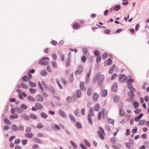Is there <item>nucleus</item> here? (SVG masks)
Instances as JSON below:
<instances>
[{"label":"nucleus","mask_w":149,"mask_h":149,"mask_svg":"<svg viewBox=\"0 0 149 149\" xmlns=\"http://www.w3.org/2000/svg\"><path fill=\"white\" fill-rule=\"evenodd\" d=\"M104 78V76L103 74H98L97 77L95 78L94 79L96 81L97 79L98 84L99 86H101L103 83V80Z\"/></svg>","instance_id":"f257e3e1"},{"label":"nucleus","mask_w":149,"mask_h":149,"mask_svg":"<svg viewBox=\"0 0 149 149\" xmlns=\"http://www.w3.org/2000/svg\"><path fill=\"white\" fill-rule=\"evenodd\" d=\"M94 113L93 111L92 108H91L89 111V112L88 114V120L91 124H92V121L91 118V117L94 116Z\"/></svg>","instance_id":"f03ea898"},{"label":"nucleus","mask_w":149,"mask_h":149,"mask_svg":"<svg viewBox=\"0 0 149 149\" xmlns=\"http://www.w3.org/2000/svg\"><path fill=\"white\" fill-rule=\"evenodd\" d=\"M99 131L97 132L98 136L101 139H104V137L103 135L104 134V132L103 129L101 127H99Z\"/></svg>","instance_id":"7ed1b4c3"},{"label":"nucleus","mask_w":149,"mask_h":149,"mask_svg":"<svg viewBox=\"0 0 149 149\" xmlns=\"http://www.w3.org/2000/svg\"><path fill=\"white\" fill-rule=\"evenodd\" d=\"M132 76L129 75L126 77L125 79V81L127 83L133 82L134 81V79H131Z\"/></svg>","instance_id":"20e7f679"},{"label":"nucleus","mask_w":149,"mask_h":149,"mask_svg":"<svg viewBox=\"0 0 149 149\" xmlns=\"http://www.w3.org/2000/svg\"><path fill=\"white\" fill-rule=\"evenodd\" d=\"M120 8V5H116L113 7H112L109 9L110 12H112L113 10L117 11Z\"/></svg>","instance_id":"39448f33"},{"label":"nucleus","mask_w":149,"mask_h":149,"mask_svg":"<svg viewBox=\"0 0 149 149\" xmlns=\"http://www.w3.org/2000/svg\"><path fill=\"white\" fill-rule=\"evenodd\" d=\"M104 110L102 109L101 111H100L98 114V119L99 120H100L101 119V116L102 115V117L104 116Z\"/></svg>","instance_id":"423d86ee"},{"label":"nucleus","mask_w":149,"mask_h":149,"mask_svg":"<svg viewBox=\"0 0 149 149\" xmlns=\"http://www.w3.org/2000/svg\"><path fill=\"white\" fill-rule=\"evenodd\" d=\"M127 87L130 89L131 92H135L136 91V89L133 87L132 84H128Z\"/></svg>","instance_id":"0eeeda50"},{"label":"nucleus","mask_w":149,"mask_h":149,"mask_svg":"<svg viewBox=\"0 0 149 149\" xmlns=\"http://www.w3.org/2000/svg\"><path fill=\"white\" fill-rule=\"evenodd\" d=\"M112 63L111 60L110 58H109L108 60L105 61L104 63V65L105 66L110 65Z\"/></svg>","instance_id":"6e6552de"},{"label":"nucleus","mask_w":149,"mask_h":149,"mask_svg":"<svg viewBox=\"0 0 149 149\" xmlns=\"http://www.w3.org/2000/svg\"><path fill=\"white\" fill-rule=\"evenodd\" d=\"M117 88V84L116 82L114 83L111 88L112 91L113 92L115 91Z\"/></svg>","instance_id":"1a4fd4ad"},{"label":"nucleus","mask_w":149,"mask_h":149,"mask_svg":"<svg viewBox=\"0 0 149 149\" xmlns=\"http://www.w3.org/2000/svg\"><path fill=\"white\" fill-rule=\"evenodd\" d=\"M49 58L48 57H43L39 61V64L42 65V64L44 62L45 60H49Z\"/></svg>","instance_id":"9d476101"},{"label":"nucleus","mask_w":149,"mask_h":149,"mask_svg":"<svg viewBox=\"0 0 149 149\" xmlns=\"http://www.w3.org/2000/svg\"><path fill=\"white\" fill-rule=\"evenodd\" d=\"M36 99L38 102H42L43 98L41 95H38L36 97Z\"/></svg>","instance_id":"9b49d317"},{"label":"nucleus","mask_w":149,"mask_h":149,"mask_svg":"<svg viewBox=\"0 0 149 149\" xmlns=\"http://www.w3.org/2000/svg\"><path fill=\"white\" fill-rule=\"evenodd\" d=\"M59 114L62 117L65 118L66 117V115L64 112L61 110H60L59 112Z\"/></svg>","instance_id":"f8f14e48"},{"label":"nucleus","mask_w":149,"mask_h":149,"mask_svg":"<svg viewBox=\"0 0 149 149\" xmlns=\"http://www.w3.org/2000/svg\"><path fill=\"white\" fill-rule=\"evenodd\" d=\"M143 114L141 113L139 115V116L136 117L134 118V120L136 122H138L139 120L143 116Z\"/></svg>","instance_id":"ddd939ff"},{"label":"nucleus","mask_w":149,"mask_h":149,"mask_svg":"<svg viewBox=\"0 0 149 149\" xmlns=\"http://www.w3.org/2000/svg\"><path fill=\"white\" fill-rule=\"evenodd\" d=\"M120 99V97L116 95H115L114 96L113 100L114 102H118Z\"/></svg>","instance_id":"4468645a"},{"label":"nucleus","mask_w":149,"mask_h":149,"mask_svg":"<svg viewBox=\"0 0 149 149\" xmlns=\"http://www.w3.org/2000/svg\"><path fill=\"white\" fill-rule=\"evenodd\" d=\"M92 92V89L91 87H89L87 91V93L88 95H91Z\"/></svg>","instance_id":"2eb2a0df"},{"label":"nucleus","mask_w":149,"mask_h":149,"mask_svg":"<svg viewBox=\"0 0 149 149\" xmlns=\"http://www.w3.org/2000/svg\"><path fill=\"white\" fill-rule=\"evenodd\" d=\"M80 26V25L79 23H74L73 25V28L74 29H78Z\"/></svg>","instance_id":"dca6fc26"},{"label":"nucleus","mask_w":149,"mask_h":149,"mask_svg":"<svg viewBox=\"0 0 149 149\" xmlns=\"http://www.w3.org/2000/svg\"><path fill=\"white\" fill-rule=\"evenodd\" d=\"M19 97L20 98L22 99L23 97H25L26 96L25 93L24 92H21L20 94H19Z\"/></svg>","instance_id":"f3484780"},{"label":"nucleus","mask_w":149,"mask_h":149,"mask_svg":"<svg viewBox=\"0 0 149 149\" xmlns=\"http://www.w3.org/2000/svg\"><path fill=\"white\" fill-rule=\"evenodd\" d=\"M93 99L94 100H97L98 98L99 95L96 93H95L93 95Z\"/></svg>","instance_id":"a211bd4d"},{"label":"nucleus","mask_w":149,"mask_h":149,"mask_svg":"<svg viewBox=\"0 0 149 149\" xmlns=\"http://www.w3.org/2000/svg\"><path fill=\"white\" fill-rule=\"evenodd\" d=\"M115 68V65H113L110 68L109 71V73H112L114 70V69Z\"/></svg>","instance_id":"6ab92c4d"},{"label":"nucleus","mask_w":149,"mask_h":149,"mask_svg":"<svg viewBox=\"0 0 149 149\" xmlns=\"http://www.w3.org/2000/svg\"><path fill=\"white\" fill-rule=\"evenodd\" d=\"M15 110L16 111L19 113H22L23 112V110L19 107L15 108Z\"/></svg>","instance_id":"aec40b11"},{"label":"nucleus","mask_w":149,"mask_h":149,"mask_svg":"<svg viewBox=\"0 0 149 149\" xmlns=\"http://www.w3.org/2000/svg\"><path fill=\"white\" fill-rule=\"evenodd\" d=\"M47 90L53 93H55V91L53 89L52 87L51 86L48 87V88Z\"/></svg>","instance_id":"412c9836"},{"label":"nucleus","mask_w":149,"mask_h":149,"mask_svg":"<svg viewBox=\"0 0 149 149\" xmlns=\"http://www.w3.org/2000/svg\"><path fill=\"white\" fill-rule=\"evenodd\" d=\"M25 136L27 138H31L33 136L32 133H26L25 134Z\"/></svg>","instance_id":"4be33fe9"},{"label":"nucleus","mask_w":149,"mask_h":149,"mask_svg":"<svg viewBox=\"0 0 149 149\" xmlns=\"http://www.w3.org/2000/svg\"><path fill=\"white\" fill-rule=\"evenodd\" d=\"M18 116L17 114H15L13 115H11L10 116V119H16L18 118Z\"/></svg>","instance_id":"5701e85b"},{"label":"nucleus","mask_w":149,"mask_h":149,"mask_svg":"<svg viewBox=\"0 0 149 149\" xmlns=\"http://www.w3.org/2000/svg\"><path fill=\"white\" fill-rule=\"evenodd\" d=\"M11 128L12 130L16 131L18 129V127L15 125H13L11 126Z\"/></svg>","instance_id":"b1692460"},{"label":"nucleus","mask_w":149,"mask_h":149,"mask_svg":"<svg viewBox=\"0 0 149 149\" xmlns=\"http://www.w3.org/2000/svg\"><path fill=\"white\" fill-rule=\"evenodd\" d=\"M27 99L31 102H34L35 100V99L34 98L30 96L27 97Z\"/></svg>","instance_id":"393cba45"},{"label":"nucleus","mask_w":149,"mask_h":149,"mask_svg":"<svg viewBox=\"0 0 149 149\" xmlns=\"http://www.w3.org/2000/svg\"><path fill=\"white\" fill-rule=\"evenodd\" d=\"M29 85L30 86L33 87H35L36 86V83L33 82L31 81H29Z\"/></svg>","instance_id":"a878e982"},{"label":"nucleus","mask_w":149,"mask_h":149,"mask_svg":"<svg viewBox=\"0 0 149 149\" xmlns=\"http://www.w3.org/2000/svg\"><path fill=\"white\" fill-rule=\"evenodd\" d=\"M100 108V106L98 103L96 104L94 107V110L96 111H97L99 110Z\"/></svg>","instance_id":"bb28decb"},{"label":"nucleus","mask_w":149,"mask_h":149,"mask_svg":"<svg viewBox=\"0 0 149 149\" xmlns=\"http://www.w3.org/2000/svg\"><path fill=\"white\" fill-rule=\"evenodd\" d=\"M33 140L34 142L39 143H41L42 142L41 141L36 138H33Z\"/></svg>","instance_id":"cd10ccee"},{"label":"nucleus","mask_w":149,"mask_h":149,"mask_svg":"<svg viewBox=\"0 0 149 149\" xmlns=\"http://www.w3.org/2000/svg\"><path fill=\"white\" fill-rule=\"evenodd\" d=\"M35 106L36 107H37L38 109H42V105L39 103H37L36 105Z\"/></svg>","instance_id":"c85d7f7f"},{"label":"nucleus","mask_w":149,"mask_h":149,"mask_svg":"<svg viewBox=\"0 0 149 149\" xmlns=\"http://www.w3.org/2000/svg\"><path fill=\"white\" fill-rule=\"evenodd\" d=\"M53 128L56 129L57 130H59L60 129V127L59 126L56 125L54 124V125L52 126Z\"/></svg>","instance_id":"c756f323"},{"label":"nucleus","mask_w":149,"mask_h":149,"mask_svg":"<svg viewBox=\"0 0 149 149\" xmlns=\"http://www.w3.org/2000/svg\"><path fill=\"white\" fill-rule=\"evenodd\" d=\"M75 125L77 128L80 129L81 128V125L80 123L77 122L76 123Z\"/></svg>","instance_id":"7c9ffc66"},{"label":"nucleus","mask_w":149,"mask_h":149,"mask_svg":"<svg viewBox=\"0 0 149 149\" xmlns=\"http://www.w3.org/2000/svg\"><path fill=\"white\" fill-rule=\"evenodd\" d=\"M70 143L73 146V147L74 149H77V146L75 144V143L72 141H70Z\"/></svg>","instance_id":"2f4dec72"},{"label":"nucleus","mask_w":149,"mask_h":149,"mask_svg":"<svg viewBox=\"0 0 149 149\" xmlns=\"http://www.w3.org/2000/svg\"><path fill=\"white\" fill-rule=\"evenodd\" d=\"M29 91L31 93L34 94L36 92V90L35 89L31 88L29 90Z\"/></svg>","instance_id":"473e14b6"},{"label":"nucleus","mask_w":149,"mask_h":149,"mask_svg":"<svg viewBox=\"0 0 149 149\" xmlns=\"http://www.w3.org/2000/svg\"><path fill=\"white\" fill-rule=\"evenodd\" d=\"M102 93L103 97H105L107 95V92L106 90H103L102 91Z\"/></svg>","instance_id":"72a5a7b5"},{"label":"nucleus","mask_w":149,"mask_h":149,"mask_svg":"<svg viewBox=\"0 0 149 149\" xmlns=\"http://www.w3.org/2000/svg\"><path fill=\"white\" fill-rule=\"evenodd\" d=\"M29 117L34 119H36L37 117V116L33 114H30L29 115Z\"/></svg>","instance_id":"f704fd0d"},{"label":"nucleus","mask_w":149,"mask_h":149,"mask_svg":"<svg viewBox=\"0 0 149 149\" xmlns=\"http://www.w3.org/2000/svg\"><path fill=\"white\" fill-rule=\"evenodd\" d=\"M77 96L78 97H80L81 96V91L79 90L77 91Z\"/></svg>","instance_id":"c9c22d12"},{"label":"nucleus","mask_w":149,"mask_h":149,"mask_svg":"<svg viewBox=\"0 0 149 149\" xmlns=\"http://www.w3.org/2000/svg\"><path fill=\"white\" fill-rule=\"evenodd\" d=\"M81 73V71L77 70L75 71L74 74L75 76H77L78 75H80Z\"/></svg>","instance_id":"e433bc0d"},{"label":"nucleus","mask_w":149,"mask_h":149,"mask_svg":"<svg viewBox=\"0 0 149 149\" xmlns=\"http://www.w3.org/2000/svg\"><path fill=\"white\" fill-rule=\"evenodd\" d=\"M80 88L82 90H83L84 88V84L82 82H80Z\"/></svg>","instance_id":"4c0bfd02"},{"label":"nucleus","mask_w":149,"mask_h":149,"mask_svg":"<svg viewBox=\"0 0 149 149\" xmlns=\"http://www.w3.org/2000/svg\"><path fill=\"white\" fill-rule=\"evenodd\" d=\"M120 110V114L121 116H124L125 115V113L124 111L122 110L121 108L119 109Z\"/></svg>","instance_id":"58836bf2"},{"label":"nucleus","mask_w":149,"mask_h":149,"mask_svg":"<svg viewBox=\"0 0 149 149\" xmlns=\"http://www.w3.org/2000/svg\"><path fill=\"white\" fill-rule=\"evenodd\" d=\"M74 113L76 116H80V115L79 111L77 109L74 111Z\"/></svg>","instance_id":"ea45409f"},{"label":"nucleus","mask_w":149,"mask_h":149,"mask_svg":"<svg viewBox=\"0 0 149 149\" xmlns=\"http://www.w3.org/2000/svg\"><path fill=\"white\" fill-rule=\"evenodd\" d=\"M41 83L43 87L45 88V89L46 90H47L48 88V87H47L46 85L45 82L44 81H42L41 82Z\"/></svg>","instance_id":"a19ab883"},{"label":"nucleus","mask_w":149,"mask_h":149,"mask_svg":"<svg viewBox=\"0 0 149 149\" xmlns=\"http://www.w3.org/2000/svg\"><path fill=\"white\" fill-rule=\"evenodd\" d=\"M4 122L7 124L10 125L11 123H10L9 120L6 118L4 119Z\"/></svg>","instance_id":"79ce46f5"},{"label":"nucleus","mask_w":149,"mask_h":149,"mask_svg":"<svg viewBox=\"0 0 149 149\" xmlns=\"http://www.w3.org/2000/svg\"><path fill=\"white\" fill-rule=\"evenodd\" d=\"M83 141L87 146H88V147H90L91 145L90 143L88 142L86 140H83Z\"/></svg>","instance_id":"37998d69"},{"label":"nucleus","mask_w":149,"mask_h":149,"mask_svg":"<svg viewBox=\"0 0 149 149\" xmlns=\"http://www.w3.org/2000/svg\"><path fill=\"white\" fill-rule=\"evenodd\" d=\"M41 116L44 118H46L47 117V115L43 112H42L41 113Z\"/></svg>","instance_id":"c03bdc74"},{"label":"nucleus","mask_w":149,"mask_h":149,"mask_svg":"<svg viewBox=\"0 0 149 149\" xmlns=\"http://www.w3.org/2000/svg\"><path fill=\"white\" fill-rule=\"evenodd\" d=\"M20 84L22 87L23 88L27 89L28 88V86L23 83H21Z\"/></svg>","instance_id":"a18cd8bd"},{"label":"nucleus","mask_w":149,"mask_h":149,"mask_svg":"<svg viewBox=\"0 0 149 149\" xmlns=\"http://www.w3.org/2000/svg\"><path fill=\"white\" fill-rule=\"evenodd\" d=\"M52 67L54 68H57V66L55 61H53L52 64Z\"/></svg>","instance_id":"49530a36"},{"label":"nucleus","mask_w":149,"mask_h":149,"mask_svg":"<svg viewBox=\"0 0 149 149\" xmlns=\"http://www.w3.org/2000/svg\"><path fill=\"white\" fill-rule=\"evenodd\" d=\"M56 81L57 83L58 86V87L60 89H62L63 88L62 86L60 84L58 80V79H56Z\"/></svg>","instance_id":"de8ad7c7"},{"label":"nucleus","mask_w":149,"mask_h":149,"mask_svg":"<svg viewBox=\"0 0 149 149\" xmlns=\"http://www.w3.org/2000/svg\"><path fill=\"white\" fill-rule=\"evenodd\" d=\"M40 74L42 76H45L46 74V72L45 70H42L40 72Z\"/></svg>","instance_id":"09e8293b"},{"label":"nucleus","mask_w":149,"mask_h":149,"mask_svg":"<svg viewBox=\"0 0 149 149\" xmlns=\"http://www.w3.org/2000/svg\"><path fill=\"white\" fill-rule=\"evenodd\" d=\"M43 127V125L41 123H38L37 125V127L38 129L41 128Z\"/></svg>","instance_id":"8fccbe9b"},{"label":"nucleus","mask_w":149,"mask_h":149,"mask_svg":"<svg viewBox=\"0 0 149 149\" xmlns=\"http://www.w3.org/2000/svg\"><path fill=\"white\" fill-rule=\"evenodd\" d=\"M107 56V54L106 53H104L102 55V58L103 60H105Z\"/></svg>","instance_id":"3c124183"},{"label":"nucleus","mask_w":149,"mask_h":149,"mask_svg":"<svg viewBox=\"0 0 149 149\" xmlns=\"http://www.w3.org/2000/svg\"><path fill=\"white\" fill-rule=\"evenodd\" d=\"M69 117L71 120L74 122H75V119L74 117L71 115H69Z\"/></svg>","instance_id":"603ef678"},{"label":"nucleus","mask_w":149,"mask_h":149,"mask_svg":"<svg viewBox=\"0 0 149 149\" xmlns=\"http://www.w3.org/2000/svg\"><path fill=\"white\" fill-rule=\"evenodd\" d=\"M28 78L26 75H25L23 77V79L24 81H28L29 80H28Z\"/></svg>","instance_id":"864d4df0"},{"label":"nucleus","mask_w":149,"mask_h":149,"mask_svg":"<svg viewBox=\"0 0 149 149\" xmlns=\"http://www.w3.org/2000/svg\"><path fill=\"white\" fill-rule=\"evenodd\" d=\"M70 58L68 57V61L66 62V65L67 67H68L70 66Z\"/></svg>","instance_id":"5fc2aeb1"},{"label":"nucleus","mask_w":149,"mask_h":149,"mask_svg":"<svg viewBox=\"0 0 149 149\" xmlns=\"http://www.w3.org/2000/svg\"><path fill=\"white\" fill-rule=\"evenodd\" d=\"M47 71L50 72H52V69L49 65H47Z\"/></svg>","instance_id":"6e6d98bb"},{"label":"nucleus","mask_w":149,"mask_h":149,"mask_svg":"<svg viewBox=\"0 0 149 149\" xmlns=\"http://www.w3.org/2000/svg\"><path fill=\"white\" fill-rule=\"evenodd\" d=\"M94 52L95 55V56H97L100 54L98 51L97 50H95Z\"/></svg>","instance_id":"4d7b16f0"},{"label":"nucleus","mask_w":149,"mask_h":149,"mask_svg":"<svg viewBox=\"0 0 149 149\" xmlns=\"http://www.w3.org/2000/svg\"><path fill=\"white\" fill-rule=\"evenodd\" d=\"M86 57L85 56H83L81 57V60L82 62L84 63L86 61Z\"/></svg>","instance_id":"13d9d810"},{"label":"nucleus","mask_w":149,"mask_h":149,"mask_svg":"<svg viewBox=\"0 0 149 149\" xmlns=\"http://www.w3.org/2000/svg\"><path fill=\"white\" fill-rule=\"evenodd\" d=\"M125 77V75L123 74H120L118 76V77L120 79H121L123 78H124Z\"/></svg>","instance_id":"bf43d9fd"},{"label":"nucleus","mask_w":149,"mask_h":149,"mask_svg":"<svg viewBox=\"0 0 149 149\" xmlns=\"http://www.w3.org/2000/svg\"><path fill=\"white\" fill-rule=\"evenodd\" d=\"M101 59V57L100 56H98L97 58L96 59V62H99Z\"/></svg>","instance_id":"052dcab7"},{"label":"nucleus","mask_w":149,"mask_h":149,"mask_svg":"<svg viewBox=\"0 0 149 149\" xmlns=\"http://www.w3.org/2000/svg\"><path fill=\"white\" fill-rule=\"evenodd\" d=\"M117 76V74H113L111 77V79L113 80Z\"/></svg>","instance_id":"680f3d73"},{"label":"nucleus","mask_w":149,"mask_h":149,"mask_svg":"<svg viewBox=\"0 0 149 149\" xmlns=\"http://www.w3.org/2000/svg\"><path fill=\"white\" fill-rule=\"evenodd\" d=\"M85 109L84 108H83L81 110V114L83 115H85Z\"/></svg>","instance_id":"e2e57ef3"},{"label":"nucleus","mask_w":149,"mask_h":149,"mask_svg":"<svg viewBox=\"0 0 149 149\" xmlns=\"http://www.w3.org/2000/svg\"><path fill=\"white\" fill-rule=\"evenodd\" d=\"M27 142V140L24 139L22 141V143L23 145H25L26 144Z\"/></svg>","instance_id":"0e129e2a"},{"label":"nucleus","mask_w":149,"mask_h":149,"mask_svg":"<svg viewBox=\"0 0 149 149\" xmlns=\"http://www.w3.org/2000/svg\"><path fill=\"white\" fill-rule=\"evenodd\" d=\"M20 107L21 108H22L23 109H26L27 108V106L26 105H24V104H22Z\"/></svg>","instance_id":"69168bd1"},{"label":"nucleus","mask_w":149,"mask_h":149,"mask_svg":"<svg viewBox=\"0 0 149 149\" xmlns=\"http://www.w3.org/2000/svg\"><path fill=\"white\" fill-rule=\"evenodd\" d=\"M83 67L81 65H80L79 67V68L78 70H79V71H81V72L83 71Z\"/></svg>","instance_id":"338daca9"},{"label":"nucleus","mask_w":149,"mask_h":149,"mask_svg":"<svg viewBox=\"0 0 149 149\" xmlns=\"http://www.w3.org/2000/svg\"><path fill=\"white\" fill-rule=\"evenodd\" d=\"M82 51L83 53L86 54L87 52V49L86 48H83L82 49Z\"/></svg>","instance_id":"774afa93"}]
</instances>
